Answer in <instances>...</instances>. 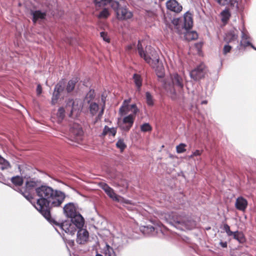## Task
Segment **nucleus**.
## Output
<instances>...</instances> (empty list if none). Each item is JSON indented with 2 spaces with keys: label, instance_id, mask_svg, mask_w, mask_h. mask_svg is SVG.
I'll list each match as a JSON object with an SVG mask.
<instances>
[{
  "label": "nucleus",
  "instance_id": "f257e3e1",
  "mask_svg": "<svg viewBox=\"0 0 256 256\" xmlns=\"http://www.w3.org/2000/svg\"><path fill=\"white\" fill-rule=\"evenodd\" d=\"M36 192L40 198L36 202L32 201L31 203L46 220H50V208L60 206L66 198L65 194L60 190H54L46 186L36 188Z\"/></svg>",
  "mask_w": 256,
  "mask_h": 256
},
{
  "label": "nucleus",
  "instance_id": "f03ea898",
  "mask_svg": "<svg viewBox=\"0 0 256 256\" xmlns=\"http://www.w3.org/2000/svg\"><path fill=\"white\" fill-rule=\"evenodd\" d=\"M63 210L66 216L71 218L70 220H66L62 223L54 220L53 222L66 233L73 235L76 231V228L84 226V218L76 212V207L73 203L70 202L66 204Z\"/></svg>",
  "mask_w": 256,
  "mask_h": 256
},
{
  "label": "nucleus",
  "instance_id": "7ed1b4c3",
  "mask_svg": "<svg viewBox=\"0 0 256 256\" xmlns=\"http://www.w3.org/2000/svg\"><path fill=\"white\" fill-rule=\"evenodd\" d=\"M143 41H138L136 48L140 56L143 58L156 72L158 77H162L164 74V68L160 62L158 52L150 46H148L144 51L142 49Z\"/></svg>",
  "mask_w": 256,
  "mask_h": 256
},
{
  "label": "nucleus",
  "instance_id": "20e7f679",
  "mask_svg": "<svg viewBox=\"0 0 256 256\" xmlns=\"http://www.w3.org/2000/svg\"><path fill=\"white\" fill-rule=\"evenodd\" d=\"M160 218L164 219L177 228L182 230H192L196 226V222L191 218L184 214H176L173 212L162 213Z\"/></svg>",
  "mask_w": 256,
  "mask_h": 256
},
{
  "label": "nucleus",
  "instance_id": "39448f33",
  "mask_svg": "<svg viewBox=\"0 0 256 256\" xmlns=\"http://www.w3.org/2000/svg\"><path fill=\"white\" fill-rule=\"evenodd\" d=\"M165 90L169 93L172 99H176L178 94L176 88L182 90L184 87V78L178 74H174L170 76V79L165 82L164 86Z\"/></svg>",
  "mask_w": 256,
  "mask_h": 256
},
{
  "label": "nucleus",
  "instance_id": "423d86ee",
  "mask_svg": "<svg viewBox=\"0 0 256 256\" xmlns=\"http://www.w3.org/2000/svg\"><path fill=\"white\" fill-rule=\"evenodd\" d=\"M110 4L112 8L116 12V18L118 20H128L132 18L133 14L132 12L126 7H120V4L118 2L112 1Z\"/></svg>",
  "mask_w": 256,
  "mask_h": 256
},
{
  "label": "nucleus",
  "instance_id": "0eeeda50",
  "mask_svg": "<svg viewBox=\"0 0 256 256\" xmlns=\"http://www.w3.org/2000/svg\"><path fill=\"white\" fill-rule=\"evenodd\" d=\"M40 184V182L34 179L31 178L28 180L26 182V188L24 191L23 192L22 190H20V192L26 198L29 200L30 202L32 199V196L30 193V191L36 188Z\"/></svg>",
  "mask_w": 256,
  "mask_h": 256
},
{
  "label": "nucleus",
  "instance_id": "6e6552de",
  "mask_svg": "<svg viewBox=\"0 0 256 256\" xmlns=\"http://www.w3.org/2000/svg\"><path fill=\"white\" fill-rule=\"evenodd\" d=\"M140 230L146 235H154L158 234L159 233L163 234L165 227L162 224H158L155 227L152 226H142Z\"/></svg>",
  "mask_w": 256,
  "mask_h": 256
},
{
  "label": "nucleus",
  "instance_id": "1a4fd4ad",
  "mask_svg": "<svg viewBox=\"0 0 256 256\" xmlns=\"http://www.w3.org/2000/svg\"><path fill=\"white\" fill-rule=\"evenodd\" d=\"M102 188L105 192L107 195L113 200L117 202H124V198L117 195L114 192V190L110 187L107 184L102 183L101 184Z\"/></svg>",
  "mask_w": 256,
  "mask_h": 256
},
{
  "label": "nucleus",
  "instance_id": "9d476101",
  "mask_svg": "<svg viewBox=\"0 0 256 256\" xmlns=\"http://www.w3.org/2000/svg\"><path fill=\"white\" fill-rule=\"evenodd\" d=\"M130 100H125L122 105L120 108L119 112L121 116H124L127 114L130 111L133 112V114H136L138 111V109L136 105L134 104L129 106Z\"/></svg>",
  "mask_w": 256,
  "mask_h": 256
},
{
  "label": "nucleus",
  "instance_id": "9b49d317",
  "mask_svg": "<svg viewBox=\"0 0 256 256\" xmlns=\"http://www.w3.org/2000/svg\"><path fill=\"white\" fill-rule=\"evenodd\" d=\"M102 104H101L100 106L96 102H92L90 106V113L92 115H95L98 114V118L101 117L103 114L104 108L105 107L104 98H102Z\"/></svg>",
  "mask_w": 256,
  "mask_h": 256
},
{
  "label": "nucleus",
  "instance_id": "f8f14e48",
  "mask_svg": "<svg viewBox=\"0 0 256 256\" xmlns=\"http://www.w3.org/2000/svg\"><path fill=\"white\" fill-rule=\"evenodd\" d=\"M205 74V66L203 64H201L191 71L190 76L192 78L198 80L203 78Z\"/></svg>",
  "mask_w": 256,
  "mask_h": 256
},
{
  "label": "nucleus",
  "instance_id": "ddd939ff",
  "mask_svg": "<svg viewBox=\"0 0 256 256\" xmlns=\"http://www.w3.org/2000/svg\"><path fill=\"white\" fill-rule=\"evenodd\" d=\"M83 226L80 228H76L78 229L76 242L78 244H84L86 242L89 238V233L86 229L82 228Z\"/></svg>",
  "mask_w": 256,
  "mask_h": 256
},
{
  "label": "nucleus",
  "instance_id": "4468645a",
  "mask_svg": "<svg viewBox=\"0 0 256 256\" xmlns=\"http://www.w3.org/2000/svg\"><path fill=\"white\" fill-rule=\"evenodd\" d=\"M134 115L130 114L124 117L122 123L120 124V128L124 130H129L134 124Z\"/></svg>",
  "mask_w": 256,
  "mask_h": 256
},
{
  "label": "nucleus",
  "instance_id": "2eb2a0df",
  "mask_svg": "<svg viewBox=\"0 0 256 256\" xmlns=\"http://www.w3.org/2000/svg\"><path fill=\"white\" fill-rule=\"evenodd\" d=\"M166 6L168 9L176 12H179L182 10V6L176 0H168Z\"/></svg>",
  "mask_w": 256,
  "mask_h": 256
},
{
  "label": "nucleus",
  "instance_id": "dca6fc26",
  "mask_svg": "<svg viewBox=\"0 0 256 256\" xmlns=\"http://www.w3.org/2000/svg\"><path fill=\"white\" fill-rule=\"evenodd\" d=\"M238 32L234 29L228 32L224 38V40L228 44L238 42Z\"/></svg>",
  "mask_w": 256,
  "mask_h": 256
},
{
  "label": "nucleus",
  "instance_id": "f3484780",
  "mask_svg": "<svg viewBox=\"0 0 256 256\" xmlns=\"http://www.w3.org/2000/svg\"><path fill=\"white\" fill-rule=\"evenodd\" d=\"M63 90L64 86L62 83H58L56 86L52 98V104H55L57 102L60 94Z\"/></svg>",
  "mask_w": 256,
  "mask_h": 256
},
{
  "label": "nucleus",
  "instance_id": "a211bd4d",
  "mask_svg": "<svg viewBox=\"0 0 256 256\" xmlns=\"http://www.w3.org/2000/svg\"><path fill=\"white\" fill-rule=\"evenodd\" d=\"M248 201L243 197H238L235 202V206L239 210L244 212L248 206Z\"/></svg>",
  "mask_w": 256,
  "mask_h": 256
},
{
  "label": "nucleus",
  "instance_id": "6ab92c4d",
  "mask_svg": "<svg viewBox=\"0 0 256 256\" xmlns=\"http://www.w3.org/2000/svg\"><path fill=\"white\" fill-rule=\"evenodd\" d=\"M251 38L249 36L248 31L244 28L242 30V40L240 41V46L244 47H246L251 45Z\"/></svg>",
  "mask_w": 256,
  "mask_h": 256
},
{
  "label": "nucleus",
  "instance_id": "aec40b11",
  "mask_svg": "<svg viewBox=\"0 0 256 256\" xmlns=\"http://www.w3.org/2000/svg\"><path fill=\"white\" fill-rule=\"evenodd\" d=\"M184 26L185 29L188 30L190 28L193 24V20L192 14L189 12H186L184 15Z\"/></svg>",
  "mask_w": 256,
  "mask_h": 256
},
{
  "label": "nucleus",
  "instance_id": "412c9836",
  "mask_svg": "<svg viewBox=\"0 0 256 256\" xmlns=\"http://www.w3.org/2000/svg\"><path fill=\"white\" fill-rule=\"evenodd\" d=\"M30 14L32 16V21L34 23L37 21L44 19L46 16L45 12H42L40 10H32Z\"/></svg>",
  "mask_w": 256,
  "mask_h": 256
},
{
  "label": "nucleus",
  "instance_id": "4be33fe9",
  "mask_svg": "<svg viewBox=\"0 0 256 256\" xmlns=\"http://www.w3.org/2000/svg\"><path fill=\"white\" fill-rule=\"evenodd\" d=\"M228 4L231 7L237 11H240L244 8L242 0H228Z\"/></svg>",
  "mask_w": 256,
  "mask_h": 256
},
{
  "label": "nucleus",
  "instance_id": "5701e85b",
  "mask_svg": "<svg viewBox=\"0 0 256 256\" xmlns=\"http://www.w3.org/2000/svg\"><path fill=\"white\" fill-rule=\"evenodd\" d=\"M76 102H72V100L69 102V105L70 106L72 104V108L70 110V116H76L78 112H80L82 104L81 103L80 104H78V102H76Z\"/></svg>",
  "mask_w": 256,
  "mask_h": 256
},
{
  "label": "nucleus",
  "instance_id": "b1692460",
  "mask_svg": "<svg viewBox=\"0 0 256 256\" xmlns=\"http://www.w3.org/2000/svg\"><path fill=\"white\" fill-rule=\"evenodd\" d=\"M70 132L74 135L76 136H80L83 134L82 127L78 124H74L70 128Z\"/></svg>",
  "mask_w": 256,
  "mask_h": 256
},
{
  "label": "nucleus",
  "instance_id": "393cba45",
  "mask_svg": "<svg viewBox=\"0 0 256 256\" xmlns=\"http://www.w3.org/2000/svg\"><path fill=\"white\" fill-rule=\"evenodd\" d=\"M133 80L136 88L137 90L139 92L142 86V80L141 76L138 74H135L133 76Z\"/></svg>",
  "mask_w": 256,
  "mask_h": 256
},
{
  "label": "nucleus",
  "instance_id": "a878e982",
  "mask_svg": "<svg viewBox=\"0 0 256 256\" xmlns=\"http://www.w3.org/2000/svg\"><path fill=\"white\" fill-rule=\"evenodd\" d=\"M116 133V128H110L107 126H105L104 129L103 130L102 134L105 136L106 134H108L109 136H114Z\"/></svg>",
  "mask_w": 256,
  "mask_h": 256
},
{
  "label": "nucleus",
  "instance_id": "bb28decb",
  "mask_svg": "<svg viewBox=\"0 0 256 256\" xmlns=\"http://www.w3.org/2000/svg\"><path fill=\"white\" fill-rule=\"evenodd\" d=\"M112 2V0H94V2L96 8H100L106 6Z\"/></svg>",
  "mask_w": 256,
  "mask_h": 256
},
{
  "label": "nucleus",
  "instance_id": "cd10ccee",
  "mask_svg": "<svg viewBox=\"0 0 256 256\" xmlns=\"http://www.w3.org/2000/svg\"><path fill=\"white\" fill-rule=\"evenodd\" d=\"M10 168L8 162L0 156V169L2 170H6Z\"/></svg>",
  "mask_w": 256,
  "mask_h": 256
},
{
  "label": "nucleus",
  "instance_id": "c85d7f7f",
  "mask_svg": "<svg viewBox=\"0 0 256 256\" xmlns=\"http://www.w3.org/2000/svg\"><path fill=\"white\" fill-rule=\"evenodd\" d=\"M186 38L188 40H196L198 38V34L194 31L187 32L185 35Z\"/></svg>",
  "mask_w": 256,
  "mask_h": 256
},
{
  "label": "nucleus",
  "instance_id": "c756f323",
  "mask_svg": "<svg viewBox=\"0 0 256 256\" xmlns=\"http://www.w3.org/2000/svg\"><path fill=\"white\" fill-rule=\"evenodd\" d=\"M232 236L234 239L240 242H242L244 241V234L241 232H239L238 231L235 232L232 234Z\"/></svg>",
  "mask_w": 256,
  "mask_h": 256
},
{
  "label": "nucleus",
  "instance_id": "7c9ffc66",
  "mask_svg": "<svg viewBox=\"0 0 256 256\" xmlns=\"http://www.w3.org/2000/svg\"><path fill=\"white\" fill-rule=\"evenodd\" d=\"M12 182L16 186H20L23 182V180L20 176L12 177L11 178Z\"/></svg>",
  "mask_w": 256,
  "mask_h": 256
},
{
  "label": "nucleus",
  "instance_id": "2f4dec72",
  "mask_svg": "<svg viewBox=\"0 0 256 256\" xmlns=\"http://www.w3.org/2000/svg\"><path fill=\"white\" fill-rule=\"evenodd\" d=\"M76 82L77 80L76 78L74 80H72L68 82L66 87V90L68 92H70L74 90Z\"/></svg>",
  "mask_w": 256,
  "mask_h": 256
},
{
  "label": "nucleus",
  "instance_id": "473e14b6",
  "mask_svg": "<svg viewBox=\"0 0 256 256\" xmlns=\"http://www.w3.org/2000/svg\"><path fill=\"white\" fill-rule=\"evenodd\" d=\"M110 15V12L108 8H104L100 13L98 17L100 18H106Z\"/></svg>",
  "mask_w": 256,
  "mask_h": 256
},
{
  "label": "nucleus",
  "instance_id": "72a5a7b5",
  "mask_svg": "<svg viewBox=\"0 0 256 256\" xmlns=\"http://www.w3.org/2000/svg\"><path fill=\"white\" fill-rule=\"evenodd\" d=\"M58 122H60L64 116V108H60L58 109L56 114Z\"/></svg>",
  "mask_w": 256,
  "mask_h": 256
},
{
  "label": "nucleus",
  "instance_id": "f704fd0d",
  "mask_svg": "<svg viewBox=\"0 0 256 256\" xmlns=\"http://www.w3.org/2000/svg\"><path fill=\"white\" fill-rule=\"evenodd\" d=\"M186 145L182 143L176 147V150L178 154H181L186 151Z\"/></svg>",
  "mask_w": 256,
  "mask_h": 256
},
{
  "label": "nucleus",
  "instance_id": "c9c22d12",
  "mask_svg": "<svg viewBox=\"0 0 256 256\" xmlns=\"http://www.w3.org/2000/svg\"><path fill=\"white\" fill-rule=\"evenodd\" d=\"M146 103L148 106H152L154 104L153 98L151 94L149 92L146 94Z\"/></svg>",
  "mask_w": 256,
  "mask_h": 256
},
{
  "label": "nucleus",
  "instance_id": "e433bc0d",
  "mask_svg": "<svg viewBox=\"0 0 256 256\" xmlns=\"http://www.w3.org/2000/svg\"><path fill=\"white\" fill-rule=\"evenodd\" d=\"M140 130L143 132H150L152 130V127L148 123H145L140 126Z\"/></svg>",
  "mask_w": 256,
  "mask_h": 256
},
{
  "label": "nucleus",
  "instance_id": "4c0bfd02",
  "mask_svg": "<svg viewBox=\"0 0 256 256\" xmlns=\"http://www.w3.org/2000/svg\"><path fill=\"white\" fill-rule=\"evenodd\" d=\"M116 146L119 148L122 151L126 147V145L125 144L124 140H119L116 144Z\"/></svg>",
  "mask_w": 256,
  "mask_h": 256
},
{
  "label": "nucleus",
  "instance_id": "58836bf2",
  "mask_svg": "<svg viewBox=\"0 0 256 256\" xmlns=\"http://www.w3.org/2000/svg\"><path fill=\"white\" fill-rule=\"evenodd\" d=\"M222 20L226 22L230 18V14L228 10H225L222 12Z\"/></svg>",
  "mask_w": 256,
  "mask_h": 256
},
{
  "label": "nucleus",
  "instance_id": "ea45409f",
  "mask_svg": "<svg viewBox=\"0 0 256 256\" xmlns=\"http://www.w3.org/2000/svg\"><path fill=\"white\" fill-rule=\"evenodd\" d=\"M224 228L226 232V234L228 236H232L234 234V232L230 230V226L227 224H225L224 226Z\"/></svg>",
  "mask_w": 256,
  "mask_h": 256
},
{
  "label": "nucleus",
  "instance_id": "a19ab883",
  "mask_svg": "<svg viewBox=\"0 0 256 256\" xmlns=\"http://www.w3.org/2000/svg\"><path fill=\"white\" fill-rule=\"evenodd\" d=\"M113 250L112 248L106 246V249L105 250V256H112Z\"/></svg>",
  "mask_w": 256,
  "mask_h": 256
},
{
  "label": "nucleus",
  "instance_id": "79ce46f5",
  "mask_svg": "<svg viewBox=\"0 0 256 256\" xmlns=\"http://www.w3.org/2000/svg\"><path fill=\"white\" fill-rule=\"evenodd\" d=\"M232 46H230L229 44H226L223 48V54L224 55H226L228 52H230L231 50Z\"/></svg>",
  "mask_w": 256,
  "mask_h": 256
},
{
  "label": "nucleus",
  "instance_id": "37998d69",
  "mask_svg": "<svg viewBox=\"0 0 256 256\" xmlns=\"http://www.w3.org/2000/svg\"><path fill=\"white\" fill-rule=\"evenodd\" d=\"M100 36L102 38L103 40L106 42H110V38L108 36L107 33L102 32H100Z\"/></svg>",
  "mask_w": 256,
  "mask_h": 256
},
{
  "label": "nucleus",
  "instance_id": "c03bdc74",
  "mask_svg": "<svg viewBox=\"0 0 256 256\" xmlns=\"http://www.w3.org/2000/svg\"><path fill=\"white\" fill-rule=\"evenodd\" d=\"M218 4L222 6H224L228 4V0H214Z\"/></svg>",
  "mask_w": 256,
  "mask_h": 256
},
{
  "label": "nucleus",
  "instance_id": "a18cd8bd",
  "mask_svg": "<svg viewBox=\"0 0 256 256\" xmlns=\"http://www.w3.org/2000/svg\"><path fill=\"white\" fill-rule=\"evenodd\" d=\"M202 152V150H196L195 152H192V156H198L201 155Z\"/></svg>",
  "mask_w": 256,
  "mask_h": 256
},
{
  "label": "nucleus",
  "instance_id": "49530a36",
  "mask_svg": "<svg viewBox=\"0 0 256 256\" xmlns=\"http://www.w3.org/2000/svg\"><path fill=\"white\" fill-rule=\"evenodd\" d=\"M180 20L178 18H175V19H174L172 21V23L173 24H174V26H178V25H179V22H180Z\"/></svg>",
  "mask_w": 256,
  "mask_h": 256
},
{
  "label": "nucleus",
  "instance_id": "de8ad7c7",
  "mask_svg": "<svg viewBox=\"0 0 256 256\" xmlns=\"http://www.w3.org/2000/svg\"><path fill=\"white\" fill-rule=\"evenodd\" d=\"M36 92L38 95H40L42 92V88L40 84H38L37 86Z\"/></svg>",
  "mask_w": 256,
  "mask_h": 256
},
{
  "label": "nucleus",
  "instance_id": "09e8293b",
  "mask_svg": "<svg viewBox=\"0 0 256 256\" xmlns=\"http://www.w3.org/2000/svg\"><path fill=\"white\" fill-rule=\"evenodd\" d=\"M220 244L222 248H226L228 246L227 242H224L221 241L220 242Z\"/></svg>",
  "mask_w": 256,
  "mask_h": 256
},
{
  "label": "nucleus",
  "instance_id": "8fccbe9b",
  "mask_svg": "<svg viewBox=\"0 0 256 256\" xmlns=\"http://www.w3.org/2000/svg\"><path fill=\"white\" fill-rule=\"evenodd\" d=\"M68 244L70 246H72L74 244V240H68Z\"/></svg>",
  "mask_w": 256,
  "mask_h": 256
},
{
  "label": "nucleus",
  "instance_id": "3c124183",
  "mask_svg": "<svg viewBox=\"0 0 256 256\" xmlns=\"http://www.w3.org/2000/svg\"><path fill=\"white\" fill-rule=\"evenodd\" d=\"M134 44H130V45H129L127 46V48L128 50H132V49L134 48Z\"/></svg>",
  "mask_w": 256,
  "mask_h": 256
},
{
  "label": "nucleus",
  "instance_id": "603ef678",
  "mask_svg": "<svg viewBox=\"0 0 256 256\" xmlns=\"http://www.w3.org/2000/svg\"><path fill=\"white\" fill-rule=\"evenodd\" d=\"M249 46H250L253 49L256 50V48L252 44L251 45H250Z\"/></svg>",
  "mask_w": 256,
  "mask_h": 256
},
{
  "label": "nucleus",
  "instance_id": "864d4df0",
  "mask_svg": "<svg viewBox=\"0 0 256 256\" xmlns=\"http://www.w3.org/2000/svg\"><path fill=\"white\" fill-rule=\"evenodd\" d=\"M188 157H189V158H194V156H192V154L190 156Z\"/></svg>",
  "mask_w": 256,
  "mask_h": 256
},
{
  "label": "nucleus",
  "instance_id": "5fc2aeb1",
  "mask_svg": "<svg viewBox=\"0 0 256 256\" xmlns=\"http://www.w3.org/2000/svg\"><path fill=\"white\" fill-rule=\"evenodd\" d=\"M207 103V102L206 100H204V101H202V104H206Z\"/></svg>",
  "mask_w": 256,
  "mask_h": 256
},
{
  "label": "nucleus",
  "instance_id": "6e6d98bb",
  "mask_svg": "<svg viewBox=\"0 0 256 256\" xmlns=\"http://www.w3.org/2000/svg\"><path fill=\"white\" fill-rule=\"evenodd\" d=\"M96 256H102L100 254H96Z\"/></svg>",
  "mask_w": 256,
  "mask_h": 256
}]
</instances>
